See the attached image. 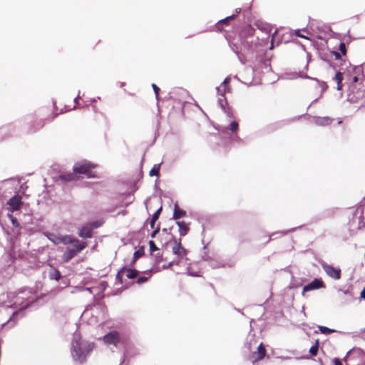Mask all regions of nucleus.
I'll list each match as a JSON object with an SVG mask.
<instances>
[{
  "label": "nucleus",
  "instance_id": "f257e3e1",
  "mask_svg": "<svg viewBox=\"0 0 365 365\" xmlns=\"http://www.w3.org/2000/svg\"><path fill=\"white\" fill-rule=\"evenodd\" d=\"M12 294L14 301H10L11 304L5 307L14 309V312L9 319L1 324V329H10L14 327L18 321L25 316V311L37 304L43 299L42 295L38 296L36 290L29 287L19 289L18 294Z\"/></svg>",
  "mask_w": 365,
  "mask_h": 365
},
{
  "label": "nucleus",
  "instance_id": "f03ea898",
  "mask_svg": "<svg viewBox=\"0 0 365 365\" xmlns=\"http://www.w3.org/2000/svg\"><path fill=\"white\" fill-rule=\"evenodd\" d=\"M222 110L228 118H232L233 120L227 125H214V128L217 130V134L220 136V138L226 140L228 143L238 146L243 145L244 140L238 135L240 130L239 123L234 119L232 108L228 106Z\"/></svg>",
  "mask_w": 365,
  "mask_h": 365
},
{
  "label": "nucleus",
  "instance_id": "7ed1b4c3",
  "mask_svg": "<svg viewBox=\"0 0 365 365\" xmlns=\"http://www.w3.org/2000/svg\"><path fill=\"white\" fill-rule=\"evenodd\" d=\"M93 342L83 340L80 335L74 334L71 342V355L73 360L83 364L94 348Z\"/></svg>",
  "mask_w": 365,
  "mask_h": 365
},
{
  "label": "nucleus",
  "instance_id": "20e7f679",
  "mask_svg": "<svg viewBox=\"0 0 365 365\" xmlns=\"http://www.w3.org/2000/svg\"><path fill=\"white\" fill-rule=\"evenodd\" d=\"M269 37L259 39L254 37L250 39H244L240 41L242 49L250 56V61H252L255 54H258L264 50V46L268 43Z\"/></svg>",
  "mask_w": 365,
  "mask_h": 365
},
{
  "label": "nucleus",
  "instance_id": "39448f33",
  "mask_svg": "<svg viewBox=\"0 0 365 365\" xmlns=\"http://www.w3.org/2000/svg\"><path fill=\"white\" fill-rule=\"evenodd\" d=\"M346 101L351 104L362 101L361 105L365 103V85L361 83L358 86H348Z\"/></svg>",
  "mask_w": 365,
  "mask_h": 365
},
{
  "label": "nucleus",
  "instance_id": "423d86ee",
  "mask_svg": "<svg viewBox=\"0 0 365 365\" xmlns=\"http://www.w3.org/2000/svg\"><path fill=\"white\" fill-rule=\"evenodd\" d=\"M88 246L87 241H77V243L68 246L66 251L61 256V260L64 263L70 262L73 257L77 256Z\"/></svg>",
  "mask_w": 365,
  "mask_h": 365
},
{
  "label": "nucleus",
  "instance_id": "0eeeda50",
  "mask_svg": "<svg viewBox=\"0 0 365 365\" xmlns=\"http://www.w3.org/2000/svg\"><path fill=\"white\" fill-rule=\"evenodd\" d=\"M319 263L328 277L334 280H339L341 279V270L339 267H334L332 264H329L323 260H322Z\"/></svg>",
  "mask_w": 365,
  "mask_h": 365
},
{
  "label": "nucleus",
  "instance_id": "6e6552de",
  "mask_svg": "<svg viewBox=\"0 0 365 365\" xmlns=\"http://www.w3.org/2000/svg\"><path fill=\"white\" fill-rule=\"evenodd\" d=\"M252 59V61H250L252 63H257L262 68L265 69L267 71H272L270 64L271 57L266 56V51L264 49L258 54H255Z\"/></svg>",
  "mask_w": 365,
  "mask_h": 365
},
{
  "label": "nucleus",
  "instance_id": "1a4fd4ad",
  "mask_svg": "<svg viewBox=\"0 0 365 365\" xmlns=\"http://www.w3.org/2000/svg\"><path fill=\"white\" fill-rule=\"evenodd\" d=\"M103 341L106 344H113L118 346L120 344H123L124 347L126 346V341H123L120 335L117 331H110L103 336Z\"/></svg>",
  "mask_w": 365,
  "mask_h": 365
},
{
  "label": "nucleus",
  "instance_id": "9d476101",
  "mask_svg": "<svg viewBox=\"0 0 365 365\" xmlns=\"http://www.w3.org/2000/svg\"><path fill=\"white\" fill-rule=\"evenodd\" d=\"M96 167V165L87 160H83L77 162L73 166V171L76 174H85L89 170H93Z\"/></svg>",
  "mask_w": 365,
  "mask_h": 365
},
{
  "label": "nucleus",
  "instance_id": "9b49d317",
  "mask_svg": "<svg viewBox=\"0 0 365 365\" xmlns=\"http://www.w3.org/2000/svg\"><path fill=\"white\" fill-rule=\"evenodd\" d=\"M33 115H27L25 120L29 124L27 132L29 133H34L39 130L44 125V123L42 120H34Z\"/></svg>",
  "mask_w": 365,
  "mask_h": 365
},
{
  "label": "nucleus",
  "instance_id": "f8f14e48",
  "mask_svg": "<svg viewBox=\"0 0 365 365\" xmlns=\"http://www.w3.org/2000/svg\"><path fill=\"white\" fill-rule=\"evenodd\" d=\"M320 288H326V284L322 281L321 278H314L307 284L304 285L302 289V295L307 292L312 290H317Z\"/></svg>",
  "mask_w": 365,
  "mask_h": 365
},
{
  "label": "nucleus",
  "instance_id": "ddd939ff",
  "mask_svg": "<svg viewBox=\"0 0 365 365\" xmlns=\"http://www.w3.org/2000/svg\"><path fill=\"white\" fill-rule=\"evenodd\" d=\"M255 29L252 27L250 24H247L245 26L242 27L239 31V39L240 41L244 39H250L253 38L255 36Z\"/></svg>",
  "mask_w": 365,
  "mask_h": 365
},
{
  "label": "nucleus",
  "instance_id": "4468645a",
  "mask_svg": "<svg viewBox=\"0 0 365 365\" xmlns=\"http://www.w3.org/2000/svg\"><path fill=\"white\" fill-rule=\"evenodd\" d=\"M266 354H267V351H266L265 346L263 344V342H261L258 345L257 350L251 352V360H252V363H255L258 361L263 359L265 357Z\"/></svg>",
  "mask_w": 365,
  "mask_h": 365
},
{
  "label": "nucleus",
  "instance_id": "2eb2a0df",
  "mask_svg": "<svg viewBox=\"0 0 365 365\" xmlns=\"http://www.w3.org/2000/svg\"><path fill=\"white\" fill-rule=\"evenodd\" d=\"M331 56H334L336 61H339V65L338 66L339 70H346L349 67H351V63L342 58V55L338 52L337 51L331 50L330 51Z\"/></svg>",
  "mask_w": 365,
  "mask_h": 365
},
{
  "label": "nucleus",
  "instance_id": "dca6fc26",
  "mask_svg": "<svg viewBox=\"0 0 365 365\" xmlns=\"http://www.w3.org/2000/svg\"><path fill=\"white\" fill-rule=\"evenodd\" d=\"M21 203V198L18 194H15L6 202L8 206V210L11 212H14L20 208Z\"/></svg>",
  "mask_w": 365,
  "mask_h": 365
},
{
  "label": "nucleus",
  "instance_id": "f3484780",
  "mask_svg": "<svg viewBox=\"0 0 365 365\" xmlns=\"http://www.w3.org/2000/svg\"><path fill=\"white\" fill-rule=\"evenodd\" d=\"M327 51H324V50L323 51H319V53H318L319 58L322 61L326 62L329 65V68H331L333 70L336 71V68H337V65L334 64V63H332L331 61L330 60V57H331L330 51H331V49L329 47H327Z\"/></svg>",
  "mask_w": 365,
  "mask_h": 365
},
{
  "label": "nucleus",
  "instance_id": "a211bd4d",
  "mask_svg": "<svg viewBox=\"0 0 365 365\" xmlns=\"http://www.w3.org/2000/svg\"><path fill=\"white\" fill-rule=\"evenodd\" d=\"M78 235L83 239H89L93 237V231L87 222L83 224L78 230Z\"/></svg>",
  "mask_w": 365,
  "mask_h": 365
},
{
  "label": "nucleus",
  "instance_id": "6ab92c4d",
  "mask_svg": "<svg viewBox=\"0 0 365 365\" xmlns=\"http://www.w3.org/2000/svg\"><path fill=\"white\" fill-rule=\"evenodd\" d=\"M187 216V212L178 206V202L174 203L173 217L170 220L180 221L179 220Z\"/></svg>",
  "mask_w": 365,
  "mask_h": 365
},
{
  "label": "nucleus",
  "instance_id": "aec40b11",
  "mask_svg": "<svg viewBox=\"0 0 365 365\" xmlns=\"http://www.w3.org/2000/svg\"><path fill=\"white\" fill-rule=\"evenodd\" d=\"M145 245H141L138 247V249H136V247H135V252L133 253V258L132 259L130 260V263H129V266L130 267H135V264H136V262L137 260L143 257V255H145Z\"/></svg>",
  "mask_w": 365,
  "mask_h": 365
},
{
  "label": "nucleus",
  "instance_id": "412c9836",
  "mask_svg": "<svg viewBox=\"0 0 365 365\" xmlns=\"http://www.w3.org/2000/svg\"><path fill=\"white\" fill-rule=\"evenodd\" d=\"M187 250L182 246L180 238L179 242H176L173 247V253L179 257H182L187 255Z\"/></svg>",
  "mask_w": 365,
  "mask_h": 365
},
{
  "label": "nucleus",
  "instance_id": "4be33fe9",
  "mask_svg": "<svg viewBox=\"0 0 365 365\" xmlns=\"http://www.w3.org/2000/svg\"><path fill=\"white\" fill-rule=\"evenodd\" d=\"M236 18V14H231L222 19L219 20L215 24V26L217 31H223V27L225 26H228L230 21Z\"/></svg>",
  "mask_w": 365,
  "mask_h": 365
},
{
  "label": "nucleus",
  "instance_id": "5701e85b",
  "mask_svg": "<svg viewBox=\"0 0 365 365\" xmlns=\"http://www.w3.org/2000/svg\"><path fill=\"white\" fill-rule=\"evenodd\" d=\"M314 121L317 125L327 126V125H330L334 121V118H331L329 116H324V117L314 116Z\"/></svg>",
  "mask_w": 365,
  "mask_h": 365
},
{
  "label": "nucleus",
  "instance_id": "b1692460",
  "mask_svg": "<svg viewBox=\"0 0 365 365\" xmlns=\"http://www.w3.org/2000/svg\"><path fill=\"white\" fill-rule=\"evenodd\" d=\"M59 243H62L64 245H74L77 243V241H81L77 237L71 235H60V240H58Z\"/></svg>",
  "mask_w": 365,
  "mask_h": 365
},
{
  "label": "nucleus",
  "instance_id": "393cba45",
  "mask_svg": "<svg viewBox=\"0 0 365 365\" xmlns=\"http://www.w3.org/2000/svg\"><path fill=\"white\" fill-rule=\"evenodd\" d=\"M176 225L179 228V233L180 237H185L190 231V224L185 221H176Z\"/></svg>",
  "mask_w": 365,
  "mask_h": 365
},
{
  "label": "nucleus",
  "instance_id": "a878e982",
  "mask_svg": "<svg viewBox=\"0 0 365 365\" xmlns=\"http://www.w3.org/2000/svg\"><path fill=\"white\" fill-rule=\"evenodd\" d=\"M319 339H317L314 341L313 345L309 348V354L304 356L303 358L306 359H313V357L317 354V353L319 351Z\"/></svg>",
  "mask_w": 365,
  "mask_h": 365
},
{
  "label": "nucleus",
  "instance_id": "bb28decb",
  "mask_svg": "<svg viewBox=\"0 0 365 365\" xmlns=\"http://www.w3.org/2000/svg\"><path fill=\"white\" fill-rule=\"evenodd\" d=\"M303 225H300L299 227H294V228H292V229H289L288 230H284V231H278V232H272L271 235H268L267 236L269 237V239L266 242L265 244H267L272 239H276L279 237H281L282 235H284L286 234H287L288 232H294L296 230L299 229V228H301Z\"/></svg>",
  "mask_w": 365,
  "mask_h": 365
},
{
  "label": "nucleus",
  "instance_id": "cd10ccee",
  "mask_svg": "<svg viewBox=\"0 0 365 365\" xmlns=\"http://www.w3.org/2000/svg\"><path fill=\"white\" fill-rule=\"evenodd\" d=\"M56 179L62 182H69L75 180V176L71 173H61L56 177Z\"/></svg>",
  "mask_w": 365,
  "mask_h": 365
},
{
  "label": "nucleus",
  "instance_id": "c85d7f7f",
  "mask_svg": "<svg viewBox=\"0 0 365 365\" xmlns=\"http://www.w3.org/2000/svg\"><path fill=\"white\" fill-rule=\"evenodd\" d=\"M317 328H318L319 331H317V330L314 331V334H318L319 331L321 334H324V335H329L330 334L335 333V332L341 333V331H337L336 329H331V328H329L327 327L322 326V325H317Z\"/></svg>",
  "mask_w": 365,
  "mask_h": 365
},
{
  "label": "nucleus",
  "instance_id": "c756f323",
  "mask_svg": "<svg viewBox=\"0 0 365 365\" xmlns=\"http://www.w3.org/2000/svg\"><path fill=\"white\" fill-rule=\"evenodd\" d=\"M334 81L336 83V90L337 91H342L343 89V73L340 72L339 71L336 70L335 76L332 78Z\"/></svg>",
  "mask_w": 365,
  "mask_h": 365
},
{
  "label": "nucleus",
  "instance_id": "7c9ffc66",
  "mask_svg": "<svg viewBox=\"0 0 365 365\" xmlns=\"http://www.w3.org/2000/svg\"><path fill=\"white\" fill-rule=\"evenodd\" d=\"M347 355H350L353 358H356L365 356V352L359 347H353L347 351Z\"/></svg>",
  "mask_w": 365,
  "mask_h": 365
},
{
  "label": "nucleus",
  "instance_id": "2f4dec72",
  "mask_svg": "<svg viewBox=\"0 0 365 365\" xmlns=\"http://www.w3.org/2000/svg\"><path fill=\"white\" fill-rule=\"evenodd\" d=\"M313 81H315L316 82H317V83L319 84V86L321 87V94L319 96V98H317L316 99H314L313 101H312V103L317 102L318 101V99L319 98H321L323 95V93L328 89L329 86L327 85V83L324 81H321L318 78H313Z\"/></svg>",
  "mask_w": 365,
  "mask_h": 365
},
{
  "label": "nucleus",
  "instance_id": "473e14b6",
  "mask_svg": "<svg viewBox=\"0 0 365 365\" xmlns=\"http://www.w3.org/2000/svg\"><path fill=\"white\" fill-rule=\"evenodd\" d=\"M153 270V268H150V269H147V270L143 271V273H144V274H149V275H148V276H147V277H146V276H141V277H139L136 279V281H135L136 284H143L145 283L146 282H148V279H149L150 278V277H151L150 272H151Z\"/></svg>",
  "mask_w": 365,
  "mask_h": 365
},
{
  "label": "nucleus",
  "instance_id": "72a5a7b5",
  "mask_svg": "<svg viewBox=\"0 0 365 365\" xmlns=\"http://www.w3.org/2000/svg\"><path fill=\"white\" fill-rule=\"evenodd\" d=\"M62 277L61 272L56 268H53L48 273V277L52 280L59 281Z\"/></svg>",
  "mask_w": 365,
  "mask_h": 365
},
{
  "label": "nucleus",
  "instance_id": "f704fd0d",
  "mask_svg": "<svg viewBox=\"0 0 365 365\" xmlns=\"http://www.w3.org/2000/svg\"><path fill=\"white\" fill-rule=\"evenodd\" d=\"M125 272L126 277L129 279H134L140 273V271L136 269L134 267H132L130 266H129V267L127 266Z\"/></svg>",
  "mask_w": 365,
  "mask_h": 365
},
{
  "label": "nucleus",
  "instance_id": "c9c22d12",
  "mask_svg": "<svg viewBox=\"0 0 365 365\" xmlns=\"http://www.w3.org/2000/svg\"><path fill=\"white\" fill-rule=\"evenodd\" d=\"M44 236L47 237L51 242H52L54 245L59 244L60 235H57L53 232H45L43 233Z\"/></svg>",
  "mask_w": 365,
  "mask_h": 365
},
{
  "label": "nucleus",
  "instance_id": "e433bc0d",
  "mask_svg": "<svg viewBox=\"0 0 365 365\" xmlns=\"http://www.w3.org/2000/svg\"><path fill=\"white\" fill-rule=\"evenodd\" d=\"M87 223L89 225V227H91V229L92 230V231H93L94 230L98 229V228L101 227V226H103V225L105 223V221L103 219H100V220H91V221L87 222Z\"/></svg>",
  "mask_w": 365,
  "mask_h": 365
},
{
  "label": "nucleus",
  "instance_id": "4c0bfd02",
  "mask_svg": "<svg viewBox=\"0 0 365 365\" xmlns=\"http://www.w3.org/2000/svg\"><path fill=\"white\" fill-rule=\"evenodd\" d=\"M104 297L105 296H98L96 293L93 297V302L91 306H93L95 307H99L101 304L104 303Z\"/></svg>",
  "mask_w": 365,
  "mask_h": 365
},
{
  "label": "nucleus",
  "instance_id": "58836bf2",
  "mask_svg": "<svg viewBox=\"0 0 365 365\" xmlns=\"http://www.w3.org/2000/svg\"><path fill=\"white\" fill-rule=\"evenodd\" d=\"M108 287V284L106 281H101L99 284V285L97 287H95V289H98V292L96 294L100 296H105V291L106 290L107 287Z\"/></svg>",
  "mask_w": 365,
  "mask_h": 365
},
{
  "label": "nucleus",
  "instance_id": "ea45409f",
  "mask_svg": "<svg viewBox=\"0 0 365 365\" xmlns=\"http://www.w3.org/2000/svg\"><path fill=\"white\" fill-rule=\"evenodd\" d=\"M162 211V206H160L152 215L150 220V226L154 228L155 222L159 219L160 212Z\"/></svg>",
  "mask_w": 365,
  "mask_h": 365
},
{
  "label": "nucleus",
  "instance_id": "a19ab883",
  "mask_svg": "<svg viewBox=\"0 0 365 365\" xmlns=\"http://www.w3.org/2000/svg\"><path fill=\"white\" fill-rule=\"evenodd\" d=\"M304 281L302 279H296L292 276L289 287L291 289L299 287L302 286Z\"/></svg>",
  "mask_w": 365,
  "mask_h": 365
},
{
  "label": "nucleus",
  "instance_id": "79ce46f5",
  "mask_svg": "<svg viewBox=\"0 0 365 365\" xmlns=\"http://www.w3.org/2000/svg\"><path fill=\"white\" fill-rule=\"evenodd\" d=\"M162 163H163V162L158 163V164H155L153 165V167L151 168V170H150L149 175L151 177L156 176L157 178L158 179L159 178V171H160Z\"/></svg>",
  "mask_w": 365,
  "mask_h": 365
},
{
  "label": "nucleus",
  "instance_id": "37998d69",
  "mask_svg": "<svg viewBox=\"0 0 365 365\" xmlns=\"http://www.w3.org/2000/svg\"><path fill=\"white\" fill-rule=\"evenodd\" d=\"M95 289L94 287H87L86 285L82 284H78L75 287V289L77 292H83L88 291L90 294H93V290Z\"/></svg>",
  "mask_w": 365,
  "mask_h": 365
},
{
  "label": "nucleus",
  "instance_id": "c03bdc74",
  "mask_svg": "<svg viewBox=\"0 0 365 365\" xmlns=\"http://www.w3.org/2000/svg\"><path fill=\"white\" fill-rule=\"evenodd\" d=\"M60 280V286L58 287V290H62L70 286V280L66 277H62Z\"/></svg>",
  "mask_w": 365,
  "mask_h": 365
},
{
  "label": "nucleus",
  "instance_id": "a18cd8bd",
  "mask_svg": "<svg viewBox=\"0 0 365 365\" xmlns=\"http://www.w3.org/2000/svg\"><path fill=\"white\" fill-rule=\"evenodd\" d=\"M351 66L352 67V71L354 73H355L356 74H358V75L361 74L363 76L364 78L365 79L362 65H360V66H352L351 65Z\"/></svg>",
  "mask_w": 365,
  "mask_h": 365
},
{
  "label": "nucleus",
  "instance_id": "49530a36",
  "mask_svg": "<svg viewBox=\"0 0 365 365\" xmlns=\"http://www.w3.org/2000/svg\"><path fill=\"white\" fill-rule=\"evenodd\" d=\"M148 245L150 248V255L153 256V252L158 250L159 248L157 247L155 242L152 240L148 241Z\"/></svg>",
  "mask_w": 365,
  "mask_h": 365
},
{
  "label": "nucleus",
  "instance_id": "de8ad7c7",
  "mask_svg": "<svg viewBox=\"0 0 365 365\" xmlns=\"http://www.w3.org/2000/svg\"><path fill=\"white\" fill-rule=\"evenodd\" d=\"M312 45L314 48L317 50L318 53H319V51H323L325 47H328L324 43H319L317 41H313Z\"/></svg>",
  "mask_w": 365,
  "mask_h": 365
},
{
  "label": "nucleus",
  "instance_id": "09e8293b",
  "mask_svg": "<svg viewBox=\"0 0 365 365\" xmlns=\"http://www.w3.org/2000/svg\"><path fill=\"white\" fill-rule=\"evenodd\" d=\"M186 274L188 276H191V277H200V272L192 270L190 266L187 267Z\"/></svg>",
  "mask_w": 365,
  "mask_h": 365
},
{
  "label": "nucleus",
  "instance_id": "8fccbe9b",
  "mask_svg": "<svg viewBox=\"0 0 365 365\" xmlns=\"http://www.w3.org/2000/svg\"><path fill=\"white\" fill-rule=\"evenodd\" d=\"M237 56L240 61L241 63L245 64L247 61H250V56H245L244 53L240 52V53H237Z\"/></svg>",
  "mask_w": 365,
  "mask_h": 365
},
{
  "label": "nucleus",
  "instance_id": "3c124183",
  "mask_svg": "<svg viewBox=\"0 0 365 365\" xmlns=\"http://www.w3.org/2000/svg\"><path fill=\"white\" fill-rule=\"evenodd\" d=\"M8 216L9 217L11 222L14 227L21 228L20 222H19V220L16 217H14L11 215H9V214H8Z\"/></svg>",
  "mask_w": 365,
  "mask_h": 365
},
{
  "label": "nucleus",
  "instance_id": "603ef678",
  "mask_svg": "<svg viewBox=\"0 0 365 365\" xmlns=\"http://www.w3.org/2000/svg\"><path fill=\"white\" fill-rule=\"evenodd\" d=\"M339 49L340 51V53L343 56H346V48L345 43L343 42L342 41H341L340 43H339Z\"/></svg>",
  "mask_w": 365,
  "mask_h": 365
},
{
  "label": "nucleus",
  "instance_id": "864d4df0",
  "mask_svg": "<svg viewBox=\"0 0 365 365\" xmlns=\"http://www.w3.org/2000/svg\"><path fill=\"white\" fill-rule=\"evenodd\" d=\"M252 341H255V339H251L250 340V341H248V339H247L244 343V349H246L250 353L252 352L251 351L252 350Z\"/></svg>",
  "mask_w": 365,
  "mask_h": 365
},
{
  "label": "nucleus",
  "instance_id": "5fc2aeb1",
  "mask_svg": "<svg viewBox=\"0 0 365 365\" xmlns=\"http://www.w3.org/2000/svg\"><path fill=\"white\" fill-rule=\"evenodd\" d=\"M152 88L153 89V91L155 93V98L157 101L159 100V96H160V88L155 84V83H152Z\"/></svg>",
  "mask_w": 365,
  "mask_h": 365
},
{
  "label": "nucleus",
  "instance_id": "6e6d98bb",
  "mask_svg": "<svg viewBox=\"0 0 365 365\" xmlns=\"http://www.w3.org/2000/svg\"><path fill=\"white\" fill-rule=\"evenodd\" d=\"M87 178H97L98 174L96 172H93V170H89L84 174Z\"/></svg>",
  "mask_w": 365,
  "mask_h": 365
},
{
  "label": "nucleus",
  "instance_id": "4d7b16f0",
  "mask_svg": "<svg viewBox=\"0 0 365 365\" xmlns=\"http://www.w3.org/2000/svg\"><path fill=\"white\" fill-rule=\"evenodd\" d=\"M217 104L221 108L222 110H225V108L227 106H228V104L227 105L225 104V101L224 100V98H219L217 99Z\"/></svg>",
  "mask_w": 365,
  "mask_h": 365
},
{
  "label": "nucleus",
  "instance_id": "13d9d810",
  "mask_svg": "<svg viewBox=\"0 0 365 365\" xmlns=\"http://www.w3.org/2000/svg\"><path fill=\"white\" fill-rule=\"evenodd\" d=\"M362 83L359 82V77L355 76L352 78L351 82L349 83V86H355L356 87L361 85Z\"/></svg>",
  "mask_w": 365,
  "mask_h": 365
},
{
  "label": "nucleus",
  "instance_id": "bf43d9fd",
  "mask_svg": "<svg viewBox=\"0 0 365 365\" xmlns=\"http://www.w3.org/2000/svg\"><path fill=\"white\" fill-rule=\"evenodd\" d=\"M155 263L159 264L160 262L164 261V258L162 253H157L155 255Z\"/></svg>",
  "mask_w": 365,
  "mask_h": 365
},
{
  "label": "nucleus",
  "instance_id": "052dcab7",
  "mask_svg": "<svg viewBox=\"0 0 365 365\" xmlns=\"http://www.w3.org/2000/svg\"><path fill=\"white\" fill-rule=\"evenodd\" d=\"M319 31H321L325 34L332 32L331 27L329 25H324L322 27V29H319Z\"/></svg>",
  "mask_w": 365,
  "mask_h": 365
},
{
  "label": "nucleus",
  "instance_id": "680f3d73",
  "mask_svg": "<svg viewBox=\"0 0 365 365\" xmlns=\"http://www.w3.org/2000/svg\"><path fill=\"white\" fill-rule=\"evenodd\" d=\"M153 230L151 232L150 235L151 238H155L160 230V225H158L156 227H154V228H153Z\"/></svg>",
  "mask_w": 365,
  "mask_h": 365
},
{
  "label": "nucleus",
  "instance_id": "e2e57ef3",
  "mask_svg": "<svg viewBox=\"0 0 365 365\" xmlns=\"http://www.w3.org/2000/svg\"><path fill=\"white\" fill-rule=\"evenodd\" d=\"M202 259L204 260V261H207V262H210V261H212V257L210 256H209L207 252L205 250H204L203 252V254H202Z\"/></svg>",
  "mask_w": 365,
  "mask_h": 365
},
{
  "label": "nucleus",
  "instance_id": "0e129e2a",
  "mask_svg": "<svg viewBox=\"0 0 365 365\" xmlns=\"http://www.w3.org/2000/svg\"><path fill=\"white\" fill-rule=\"evenodd\" d=\"M178 262H175V261H171L169 263L166 264H163L162 267H161V269H170L172 267V266L174 264H178Z\"/></svg>",
  "mask_w": 365,
  "mask_h": 365
},
{
  "label": "nucleus",
  "instance_id": "69168bd1",
  "mask_svg": "<svg viewBox=\"0 0 365 365\" xmlns=\"http://www.w3.org/2000/svg\"><path fill=\"white\" fill-rule=\"evenodd\" d=\"M115 283L118 284H123V276L120 275L119 273H117L115 275Z\"/></svg>",
  "mask_w": 365,
  "mask_h": 365
},
{
  "label": "nucleus",
  "instance_id": "338daca9",
  "mask_svg": "<svg viewBox=\"0 0 365 365\" xmlns=\"http://www.w3.org/2000/svg\"><path fill=\"white\" fill-rule=\"evenodd\" d=\"M92 281V277H83V279L79 284H82L86 286L87 284H90Z\"/></svg>",
  "mask_w": 365,
  "mask_h": 365
},
{
  "label": "nucleus",
  "instance_id": "774afa93",
  "mask_svg": "<svg viewBox=\"0 0 365 365\" xmlns=\"http://www.w3.org/2000/svg\"><path fill=\"white\" fill-rule=\"evenodd\" d=\"M331 362H332L333 365H343L341 359L337 357H334V359H332Z\"/></svg>",
  "mask_w": 365,
  "mask_h": 365
}]
</instances>
